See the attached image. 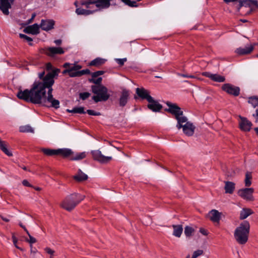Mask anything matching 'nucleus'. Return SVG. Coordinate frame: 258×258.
<instances>
[{
    "label": "nucleus",
    "mask_w": 258,
    "mask_h": 258,
    "mask_svg": "<svg viewBox=\"0 0 258 258\" xmlns=\"http://www.w3.org/2000/svg\"><path fill=\"white\" fill-rule=\"evenodd\" d=\"M136 93L142 99H146L148 102H150L152 100V97L150 95V92L143 88H137L136 89Z\"/></svg>",
    "instance_id": "13"
},
{
    "label": "nucleus",
    "mask_w": 258,
    "mask_h": 258,
    "mask_svg": "<svg viewBox=\"0 0 258 258\" xmlns=\"http://www.w3.org/2000/svg\"><path fill=\"white\" fill-rule=\"evenodd\" d=\"M127 59L126 58H116L115 61L119 64L120 66L123 65L124 63L126 61Z\"/></svg>",
    "instance_id": "46"
},
{
    "label": "nucleus",
    "mask_w": 258,
    "mask_h": 258,
    "mask_svg": "<svg viewBox=\"0 0 258 258\" xmlns=\"http://www.w3.org/2000/svg\"><path fill=\"white\" fill-rule=\"evenodd\" d=\"M79 95L80 98L84 100L88 98L90 96V94L88 92H84L80 93Z\"/></svg>",
    "instance_id": "44"
},
{
    "label": "nucleus",
    "mask_w": 258,
    "mask_h": 258,
    "mask_svg": "<svg viewBox=\"0 0 258 258\" xmlns=\"http://www.w3.org/2000/svg\"><path fill=\"white\" fill-rule=\"evenodd\" d=\"M72 151L68 148L57 149V155H60L63 158H67L72 155Z\"/></svg>",
    "instance_id": "23"
},
{
    "label": "nucleus",
    "mask_w": 258,
    "mask_h": 258,
    "mask_svg": "<svg viewBox=\"0 0 258 258\" xmlns=\"http://www.w3.org/2000/svg\"><path fill=\"white\" fill-rule=\"evenodd\" d=\"M91 154L95 160L101 163H106L112 160L111 156H104L99 150L92 151Z\"/></svg>",
    "instance_id": "8"
},
{
    "label": "nucleus",
    "mask_w": 258,
    "mask_h": 258,
    "mask_svg": "<svg viewBox=\"0 0 258 258\" xmlns=\"http://www.w3.org/2000/svg\"><path fill=\"white\" fill-rule=\"evenodd\" d=\"M106 61V60L105 59L100 57H97L90 61L89 63V66L99 67L104 64Z\"/></svg>",
    "instance_id": "26"
},
{
    "label": "nucleus",
    "mask_w": 258,
    "mask_h": 258,
    "mask_svg": "<svg viewBox=\"0 0 258 258\" xmlns=\"http://www.w3.org/2000/svg\"><path fill=\"white\" fill-rule=\"evenodd\" d=\"M126 5L131 7H137L138 5L135 1H132L131 0H127L126 3H125Z\"/></svg>",
    "instance_id": "45"
},
{
    "label": "nucleus",
    "mask_w": 258,
    "mask_h": 258,
    "mask_svg": "<svg viewBox=\"0 0 258 258\" xmlns=\"http://www.w3.org/2000/svg\"><path fill=\"white\" fill-rule=\"evenodd\" d=\"M12 239H13V243L15 245V247L18 248V249H21L17 245V238L13 235L12 236Z\"/></svg>",
    "instance_id": "51"
},
{
    "label": "nucleus",
    "mask_w": 258,
    "mask_h": 258,
    "mask_svg": "<svg viewBox=\"0 0 258 258\" xmlns=\"http://www.w3.org/2000/svg\"><path fill=\"white\" fill-rule=\"evenodd\" d=\"M59 69H56L47 73L45 76V71L38 74L41 81H35L30 90H20L17 97L27 102L57 109L59 107V101L53 97L52 88L54 83V78L58 76Z\"/></svg>",
    "instance_id": "1"
},
{
    "label": "nucleus",
    "mask_w": 258,
    "mask_h": 258,
    "mask_svg": "<svg viewBox=\"0 0 258 258\" xmlns=\"http://www.w3.org/2000/svg\"><path fill=\"white\" fill-rule=\"evenodd\" d=\"M226 4L232 3L233 6L239 11L240 8L244 7H250L255 6L258 8V2L257 0H223Z\"/></svg>",
    "instance_id": "6"
},
{
    "label": "nucleus",
    "mask_w": 258,
    "mask_h": 258,
    "mask_svg": "<svg viewBox=\"0 0 258 258\" xmlns=\"http://www.w3.org/2000/svg\"><path fill=\"white\" fill-rule=\"evenodd\" d=\"M248 103L251 104L252 106L255 108L258 106V97L252 96L248 98Z\"/></svg>",
    "instance_id": "35"
},
{
    "label": "nucleus",
    "mask_w": 258,
    "mask_h": 258,
    "mask_svg": "<svg viewBox=\"0 0 258 258\" xmlns=\"http://www.w3.org/2000/svg\"><path fill=\"white\" fill-rule=\"evenodd\" d=\"M249 232V223L244 221L235 229L234 237L239 244L244 245L248 241Z\"/></svg>",
    "instance_id": "2"
},
{
    "label": "nucleus",
    "mask_w": 258,
    "mask_h": 258,
    "mask_svg": "<svg viewBox=\"0 0 258 258\" xmlns=\"http://www.w3.org/2000/svg\"><path fill=\"white\" fill-rule=\"evenodd\" d=\"M28 235L29 236V239H26V240L31 245L33 243H34L36 242V239L32 237L30 233L28 232V233H27Z\"/></svg>",
    "instance_id": "43"
},
{
    "label": "nucleus",
    "mask_w": 258,
    "mask_h": 258,
    "mask_svg": "<svg viewBox=\"0 0 258 258\" xmlns=\"http://www.w3.org/2000/svg\"><path fill=\"white\" fill-rule=\"evenodd\" d=\"M70 68V70H72V71H80L79 70L82 68V66L78 64H74L72 65Z\"/></svg>",
    "instance_id": "47"
},
{
    "label": "nucleus",
    "mask_w": 258,
    "mask_h": 258,
    "mask_svg": "<svg viewBox=\"0 0 258 258\" xmlns=\"http://www.w3.org/2000/svg\"><path fill=\"white\" fill-rule=\"evenodd\" d=\"M84 196L77 193H74L67 196L62 201L60 206L61 208L70 212L84 200Z\"/></svg>",
    "instance_id": "3"
},
{
    "label": "nucleus",
    "mask_w": 258,
    "mask_h": 258,
    "mask_svg": "<svg viewBox=\"0 0 258 258\" xmlns=\"http://www.w3.org/2000/svg\"><path fill=\"white\" fill-rule=\"evenodd\" d=\"M166 104L169 108L166 109L165 110L174 115L179 124L181 122H182L185 120L186 116L183 115V111L178 105L169 101L166 102Z\"/></svg>",
    "instance_id": "5"
},
{
    "label": "nucleus",
    "mask_w": 258,
    "mask_h": 258,
    "mask_svg": "<svg viewBox=\"0 0 258 258\" xmlns=\"http://www.w3.org/2000/svg\"><path fill=\"white\" fill-rule=\"evenodd\" d=\"M104 73V71H98L94 73H91L92 78H96L99 76L103 75Z\"/></svg>",
    "instance_id": "40"
},
{
    "label": "nucleus",
    "mask_w": 258,
    "mask_h": 258,
    "mask_svg": "<svg viewBox=\"0 0 258 258\" xmlns=\"http://www.w3.org/2000/svg\"><path fill=\"white\" fill-rule=\"evenodd\" d=\"M256 113L253 114V116L256 118V120L258 119V109L255 111Z\"/></svg>",
    "instance_id": "58"
},
{
    "label": "nucleus",
    "mask_w": 258,
    "mask_h": 258,
    "mask_svg": "<svg viewBox=\"0 0 258 258\" xmlns=\"http://www.w3.org/2000/svg\"><path fill=\"white\" fill-rule=\"evenodd\" d=\"M1 218H2V219L4 221H5V222H9V220L8 219L6 218H4V217H2V216L1 217Z\"/></svg>",
    "instance_id": "61"
},
{
    "label": "nucleus",
    "mask_w": 258,
    "mask_h": 258,
    "mask_svg": "<svg viewBox=\"0 0 258 258\" xmlns=\"http://www.w3.org/2000/svg\"><path fill=\"white\" fill-rule=\"evenodd\" d=\"M54 21L52 20H42L40 24V27L45 31H48L53 28Z\"/></svg>",
    "instance_id": "18"
},
{
    "label": "nucleus",
    "mask_w": 258,
    "mask_h": 258,
    "mask_svg": "<svg viewBox=\"0 0 258 258\" xmlns=\"http://www.w3.org/2000/svg\"><path fill=\"white\" fill-rule=\"evenodd\" d=\"M130 92L126 89H123L119 98V105L120 107H124L127 104L129 99Z\"/></svg>",
    "instance_id": "14"
},
{
    "label": "nucleus",
    "mask_w": 258,
    "mask_h": 258,
    "mask_svg": "<svg viewBox=\"0 0 258 258\" xmlns=\"http://www.w3.org/2000/svg\"><path fill=\"white\" fill-rule=\"evenodd\" d=\"M222 89L229 94L234 96H237L240 94V88L231 84H225L223 85Z\"/></svg>",
    "instance_id": "10"
},
{
    "label": "nucleus",
    "mask_w": 258,
    "mask_h": 258,
    "mask_svg": "<svg viewBox=\"0 0 258 258\" xmlns=\"http://www.w3.org/2000/svg\"><path fill=\"white\" fill-rule=\"evenodd\" d=\"M80 76H82L85 74H91L90 71L89 69H85L82 71H79Z\"/></svg>",
    "instance_id": "49"
},
{
    "label": "nucleus",
    "mask_w": 258,
    "mask_h": 258,
    "mask_svg": "<svg viewBox=\"0 0 258 258\" xmlns=\"http://www.w3.org/2000/svg\"><path fill=\"white\" fill-rule=\"evenodd\" d=\"M19 131L22 133H34V129L30 125L21 126Z\"/></svg>",
    "instance_id": "31"
},
{
    "label": "nucleus",
    "mask_w": 258,
    "mask_h": 258,
    "mask_svg": "<svg viewBox=\"0 0 258 258\" xmlns=\"http://www.w3.org/2000/svg\"><path fill=\"white\" fill-rule=\"evenodd\" d=\"M253 213V211L249 208H243L240 212L239 219L244 220Z\"/></svg>",
    "instance_id": "25"
},
{
    "label": "nucleus",
    "mask_w": 258,
    "mask_h": 258,
    "mask_svg": "<svg viewBox=\"0 0 258 258\" xmlns=\"http://www.w3.org/2000/svg\"><path fill=\"white\" fill-rule=\"evenodd\" d=\"M54 43L57 45H59L61 43V40H60V39L56 40L54 41Z\"/></svg>",
    "instance_id": "57"
},
{
    "label": "nucleus",
    "mask_w": 258,
    "mask_h": 258,
    "mask_svg": "<svg viewBox=\"0 0 258 258\" xmlns=\"http://www.w3.org/2000/svg\"><path fill=\"white\" fill-rule=\"evenodd\" d=\"M102 80V78L101 77H99L97 79L95 78H91L89 79V81L90 83H94L97 85H101V83Z\"/></svg>",
    "instance_id": "37"
},
{
    "label": "nucleus",
    "mask_w": 258,
    "mask_h": 258,
    "mask_svg": "<svg viewBox=\"0 0 258 258\" xmlns=\"http://www.w3.org/2000/svg\"><path fill=\"white\" fill-rule=\"evenodd\" d=\"M200 232L204 235H207L208 234L207 230L204 228H200Z\"/></svg>",
    "instance_id": "52"
},
{
    "label": "nucleus",
    "mask_w": 258,
    "mask_h": 258,
    "mask_svg": "<svg viewBox=\"0 0 258 258\" xmlns=\"http://www.w3.org/2000/svg\"><path fill=\"white\" fill-rule=\"evenodd\" d=\"M240 118L239 126L241 130L245 132L249 131L252 126V123L245 117H240Z\"/></svg>",
    "instance_id": "16"
},
{
    "label": "nucleus",
    "mask_w": 258,
    "mask_h": 258,
    "mask_svg": "<svg viewBox=\"0 0 258 258\" xmlns=\"http://www.w3.org/2000/svg\"><path fill=\"white\" fill-rule=\"evenodd\" d=\"M148 107L149 109L154 112H158L162 108V105L159 104L157 101L155 100L153 97H152V100L150 102H148Z\"/></svg>",
    "instance_id": "20"
},
{
    "label": "nucleus",
    "mask_w": 258,
    "mask_h": 258,
    "mask_svg": "<svg viewBox=\"0 0 258 258\" xmlns=\"http://www.w3.org/2000/svg\"><path fill=\"white\" fill-rule=\"evenodd\" d=\"M96 10L91 11L90 10H85L84 9H82L80 8H78L76 10V13L78 15H85L87 16L90 14H92L94 13Z\"/></svg>",
    "instance_id": "29"
},
{
    "label": "nucleus",
    "mask_w": 258,
    "mask_h": 258,
    "mask_svg": "<svg viewBox=\"0 0 258 258\" xmlns=\"http://www.w3.org/2000/svg\"><path fill=\"white\" fill-rule=\"evenodd\" d=\"M254 130L256 133V134L258 135V127H256L254 128Z\"/></svg>",
    "instance_id": "62"
},
{
    "label": "nucleus",
    "mask_w": 258,
    "mask_h": 258,
    "mask_svg": "<svg viewBox=\"0 0 258 258\" xmlns=\"http://www.w3.org/2000/svg\"><path fill=\"white\" fill-rule=\"evenodd\" d=\"M91 89L92 92L97 95L92 97L95 102L106 101L109 99L110 95L108 94V89L106 87L103 85H93Z\"/></svg>",
    "instance_id": "4"
},
{
    "label": "nucleus",
    "mask_w": 258,
    "mask_h": 258,
    "mask_svg": "<svg viewBox=\"0 0 258 258\" xmlns=\"http://www.w3.org/2000/svg\"><path fill=\"white\" fill-rule=\"evenodd\" d=\"M44 250L45 251V252L48 253V254L50 255V258H53L54 256V253H55V251L51 249L49 247H46L45 249H44Z\"/></svg>",
    "instance_id": "39"
},
{
    "label": "nucleus",
    "mask_w": 258,
    "mask_h": 258,
    "mask_svg": "<svg viewBox=\"0 0 258 258\" xmlns=\"http://www.w3.org/2000/svg\"><path fill=\"white\" fill-rule=\"evenodd\" d=\"M19 36L21 38H23V39H25L26 41H27L28 42H29V45H32V41L33 40L32 38H31V37L25 35V34H21L20 33L19 34Z\"/></svg>",
    "instance_id": "38"
},
{
    "label": "nucleus",
    "mask_w": 258,
    "mask_h": 258,
    "mask_svg": "<svg viewBox=\"0 0 258 258\" xmlns=\"http://www.w3.org/2000/svg\"><path fill=\"white\" fill-rule=\"evenodd\" d=\"M39 26L37 24H34L26 27L23 31L27 34L36 35L39 33Z\"/></svg>",
    "instance_id": "19"
},
{
    "label": "nucleus",
    "mask_w": 258,
    "mask_h": 258,
    "mask_svg": "<svg viewBox=\"0 0 258 258\" xmlns=\"http://www.w3.org/2000/svg\"><path fill=\"white\" fill-rule=\"evenodd\" d=\"M36 16V14L35 13H33L32 15V17L30 19H29L28 20V23H31V22L32 21V20L34 19V18Z\"/></svg>",
    "instance_id": "54"
},
{
    "label": "nucleus",
    "mask_w": 258,
    "mask_h": 258,
    "mask_svg": "<svg viewBox=\"0 0 258 258\" xmlns=\"http://www.w3.org/2000/svg\"><path fill=\"white\" fill-rule=\"evenodd\" d=\"M209 217L213 222H218L220 219V213L216 210H212L209 212Z\"/></svg>",
    "instance_id": "24"
},
{
    "label": "nucleus",
    "mask_w": 258,
    "mask_h": 258,
    "mask_svg": "<svg viewBox=\"0 0 258 258\" xmlns=\"http://www.w3.org/2000/svg\"><path fill=\"white\" fill-rule=\"evenodd\" d=\"M19 225H20L22 228H23L24 229V230L26 231V232L27 233H28V231L27 230V229H26V228L25 227V226H24V225L22 224V223H19Z\"/></svg>",
    "instance_id": "55"
},
{
    "label": "nucleus",
    "mask_w": 258,
    "mask_h": 258,
    "mask_svg": "<svg viewBox=\"0 0 258 258\" xmlns=\"http://www.w3.org/2000/svg\"><path fill=\"white\" fill-rule=\"evenodd\" d=\"M253 49V45L249 44L244 48L239 47L236 50V52L239 55H245L250 53Z\"/></svg>",
    "instance_id": "21"
},
{
    "label": "nucleus",
    "mask_w": 258,
    "mask_h": 258,
    "mask_svg": "<svg viewBox=\"0 0 258 258\" xmlns=\"http://www.w3.org/2000/svg\"><path fill=\"white\" fill-rule=\"evenodd\" d=\"M71 64L69 63H65L64 64H63V67L65 68H70L71 67Z\"/></svg>",
    "instance_id": "56"
},
{
    "label": "nucleus",
    "mask_w": 258,
    "mask_h": 258,
    "mask_svg": "<svg viewBox=\"0 0 258 258\" xmlns=\"http://www.w3.org/2000/svg\"><path fill=\"white\" fill-rule=\"evenodd\" d=\"M41 151L47 156L57 155V149L42 148Z\"/></svg>",
    "instance_id": "30"
},
{
    "label": "nucleus",
    "mask_w": 258,
    "mask_h": 258,
    "mask_svg": "<svg viewBox=\"0 0 258 258\" xmlns=\"http://www.w3.org/2000/svg\"><path fill=\"white\" fill-rule=\"evenodd\" d=\"M22 184L26 186L31 187V185L29 183V182L27 180H24L22 181Z\"/></svg>",
    "instance_id": "53"
},
{
    "label": "nucleus",
    "mask_w": 258,
    "mask_h": 258,
    "mask_svg": "<svg viewBox=\"0 0 258 258\" xmlns=\"http://www.w3.org/2000/svg\"><path fill=\"white\" fill-rule=\"evenodd\" d=\"M176 127L178 130L182 128L183 133L187 136H192L195 130V126L194 124L191 122L187 121V118L186 117H185V121L180 123L179 126L178 122H177Z\"/></svg>",
    "instance_id": "7"
},
{
    "label": "nucleus",
    "mask_w": 258,
    "mask_h": 258,
    "mask_svg": "<svg viewBox=\"0 0 258 258\" xmlns=\"http://www.w3.org/2000/svg\"><path fill=\"white\" fill-rule=\"evenodd\" d=\"M22 169H24V170H27V168H26V167H25V166L22 167Z\"/></svg>",
    "instance_id": "64"
},
{
    "label": "nucleus",
    "mask_w": 258,
    "mask_h": 258,
    "mask_svg": "<svg viewBox=\"0 0 258 258\" xmlns=\"http://www.w3.org/2000/svg\"><path fill=\"white\" fill-rule=\"evenodd\" d=\"M74 179L79 182L86 180L88 176L83 173L80 169H79L78 173L74 176Z\"/></svg>",
    "instance_id": "28"
},
{
    "label": "nucleus",
    "mask_w": 258,
    "mask_h": 258,
    "mask_svg": "<svg viewBox=\"0 0 258 258\" xmlns=\"http://www.w3.org/2000/svg\"><path fill=\"white\" fill-rule=\"evenodd\" d=\"M67 111L70 113L79 114H84L86 113V112L84 111V108L83 107H75L71 110L68 109Z\"/></svg>",
    "instance_id": "32"
},
{
    "label": "nucleus",
    "mask_w": 258,
    "mask_h": 258,
    "mask_svg": "<svg viewBox=\"0 0 258 258\" xmlns=\"http://www.w3.org/2000/svg\"><path fill=\"white\" fill-rule=\"evenodd\" d=\"M74 5L77 8L78 7V2H75L74 3Z\"/></svg>",
    "instance_id": "63"
},
{
    "label": "nucleus",
    "mask_w": 258,
    "mask_h": 258,
    "mask_svg": "<svg viewBox=\"0 0 258 258\" xmlns=\"http://www.w3.org/2000/svg\"><path fill=\"white\" fill-rule=\"evenodd\" d=\"M81 4L83 6H85L86 8H91L90 5L91 4H95L96 7L100 9H107L108 8V3L104 2L103 4L101 2H97L96 0H88L87 1H83L81 3Z\"/></svg>",
    "instance_id": "11"
},
{
    "label": "nucleus",
    "mask_w": 258,
    "mask_h": 258,
    "mask_svg": "<svg viewBox=\"0 0 258 258\" xmlns=\"http://www.w3.org/2000/svg\"><path fill=\"white\" fill-rule=\"evenodd\" d=\"M70 71H71L70 68H69V69H67L64 70L62 73H63V74H65L66 73H68V74L69 75Z\"/></svg>",
    "instance_id": "59"
},
{
    "label": "nucleus",
    "mask_w": 258,
    "mask_h": 258,
    "mask_svg": "<svg viewBox=\"0 0 258 258\" xmlns=\"http://www.w3.org/2000/svg\"><path fill=\"white\" fill-rule=\"evenodd\" d=\"M181 76L183 77H185V78H192L193 77L192 76H187V75H184V74H181L180 75Z\"/></svg>",
    "instance_id": "60"
},
{
    "label": "nucleus",
    "mask_w": 258,
    "mask_h": 258,
    "mask_svg": "<svg viewBox=\"0 0 258 258\" xmlns=\"http://www.w3.org/2000/svg\"><path fill=\"white\" fill-rule=\"evenodd\" d=\"M204 75L215 82L220 83L224 82L225 81V78L224 76L217 74H213L209 72H205L204 73Z\"/></svg>",
    "instance_id": "17"
},
{
    "label": "nucleus",
    "mask_w": 258,
    "mask_h": 258,
    "mask_svg": "<svg viewBox=\"0 0 258 258\" xmlns=\"http://www.w3.org/2000/svg\"><path fill=\"white\" fill-rule=\"evenodd\" d=\"M173 235L177 237H180L183 231V228L181 225H173Z\"/></svg>",
    "instance_id": "27"
},
{
    "label": "nucleus",
    "mask_w": 258,
    "mask_h": 258,
    "mask_svg": "<svg viewBox=\"0 0 258 258\" xmlns=\"http://www.w3.org/2000/svg\"><path fill=\"white\" fill-rule=\"evenodd\" d=\"M224 189L226 194H232L235 188V184L231 181H225Z\"/></svg>",
    "instance_id": "22"
},
{
    "label": "nucleus",
    "mask_w": 258,
    "mask_h": 258,
    "mask_svg": "<svg viewBox=\"0 0 258 258\" xmlns=\"http://www.w3.org/2000/svg\"><path fill=\"white\" fill-rule=\"evenodd\" d=\"M194 229L190 226H186L184 228V234L187 237H189L194 232Z\"/></svg>",
    "instance_id": "36"
},
{
    "label": "nucleus",
    "mask_w": 258,
    "mask_h": 258,
    "mask_svg": "<svg viewBox=\"0 0 258 258\" xmlns=\"http://www.w3.org/2000/svg\"><path fill=\"white\" fill-rule=\"evenodd\" d=\"M203 252V250L201 249L195 251L193 253L191 258H197L198 256L202 255Z\"/></svg>",
    "instance_id": "41"
},
{
    "label": "nucleus",
    "mask_w": 258,
    "mask_h": 258,
    "mask_svg": "<svg viewBox=\"0 0 258 258\" xmlns=\"http://www.w3.org/2000/svg\"><path fill=\"white\" fill-rule=\"evenodd\" d=\"M254 192L253 188H244L238 191V195L244 200L252 201L254 199L252 194Z\"/></svg>",
    "instance_id": "9"
},
{
    "label": "nucleus",
    "mask_w": 258,
    "mask_h": 258,
    "mask_svg": "<svg viewBox=\"0 0 258 258\" xmlns=\"http://www.w3.org/2000/svg\"><path fill=\"white\" fill-rule=\"evenodd\" d=\"M14 0H0V10L5 15L9 14V9L11 8V4Z\"/></svg>",
    "instance_id": "12"
},
{
    "label": "nucleus",
    "mask_w": 258,
    "mask_h": 258,
    "mask_svg": "<svg viewBox=\"0 0 258 258\" xmlns=\"http://www.w3.org/2000/svg\"><path fill=\"white\" fill-rule=\"evenodd\" d=\"M87 112L88 114H89L90 115H100V113L95 112L93 110L88 109L87 110Z\"/></svg>",
    "instance_id": "48"
},
{
    "label": "nucleus",
    "mask_w": 258,
    "mask_h": 258,
    "mask_svg": "<svg viewBox=\"0 0 258 258\" xmlns=\"http://www.w3.org/2000/svg\"><path fill=\"white\" fill-rule=\"evenodd\" d=\"M252 175L251 172H246L244 180L245 186L248 187L251 184Z\"/></svg>",
    "instance_id": "34"
},
{
    "label": "nucleus",
    "mask_w": 258,
    "mask_h": 258,
    "mask_svg": "<svg viewBox=\"0 0 258 258\" xmlns=\"http://www.w3.org/2000/svg\"><path fill=\"white\" fill-rule=\"evenodd\" d=\"M86 156V154L85 152H81L77 153L76 155L72 156L71 159L72 160H79L85 158Z\"/></svg>",
    "instance_id": "33"
},
{
    "label": "nucleus",
    "mask_w": 258,
    "mask_h": 258,
    "mask_svg": "<svg viewBox=\"0 0 258 258\" xmlns=\"http://www.w3.org/2000/svg\"><path fill=\"white\" fill-rule=\"evenodd\" d=\"M69 75L71 77H80L79 71H72V70H71Z\"/></svg>",
    "instance_id": "42"
},
{
    "label": "nucleus",
    "mask_w": 258,
    "mask_h": 258,
    "mask_svg": "<svg viewBox=\"0 0 258 258\" xmlns=\"http://www.w3.org/2000/svg\"><path fill=\"white\" fill-rule=\"evenodd\" d=\"M46 69L47 71H49V73L52 72L54 69H53L52 64L50 63H47L46 64ZM56 69H55L56 70ZM49 73V72L48 73Z\"/></svg>",
    "instance_id": "50"
},
{
    "label": "nucleus",
    "mask_w": 258,
    "mask_h": 258,
    "mask_svg": "<svg viewBox=\"0 0 258 258\" xmlns=\"http://www.w3.org/2000/svg\"><path fill=\"white\" fill-rule=\"evenodd\" d=\"M64 53L63 49L61 47H50L46 48L45 53L50 56H54L56 54H61Z\"/></svg>",
    "instance_id": "15"
}]
</instances>
